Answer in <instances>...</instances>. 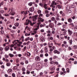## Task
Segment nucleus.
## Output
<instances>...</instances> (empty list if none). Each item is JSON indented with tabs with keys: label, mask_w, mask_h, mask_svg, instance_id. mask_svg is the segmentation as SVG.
Masks as SVG:
<instances>
[{
	"label": "nucleus",
	"mask_w": 77,
	"mask_h": 77,
	"mask_svg": "<svg viewBox=\"0 0 77 77\" xmlns=\"http://www.w3.org/2000/svg\"><path fill=\"white\" fill-rule=\"evenodd\" d=\"M38 17V15H35V16H34L32 17V19L33 21H34L33 23H32V22H30L29 23V24L31 26H33L35 24H36V20H37V17Z\"/></svg>",
	"instance_id": "f257e3e1"
},
{
	"label": "nucleus",
	"mask_w": 77,
	"mask_h": 77,
	"mask_svg": "<svg viewBox=\"0 0 77 77\" xmlns=\"http://www.w3.org/2000/svg\"><path fill=\"white\" fill-rule=\"evenodd\" d=\"M35 60L37 62H40V61L41 60V58L39 56H37L35 57Z\"/></svg>",
	"instance_id": "f03ea898"
},
{
	"label": "nucleus",
	"mask_w": 77,
	"mask_h": 77,
	"mask_svg": "<svg viewBox=\"0 0 77 77\" xmlns=\"http://www.w3.org/2000/svg\"><path fill=\"white\" fill-rule=\"evenodd\" d=\"M49 26L50 28H53L54 27V25L53 23H51L49 24Z\"/></svg>",
	"instance_id": "7ed1b4c3"
},
{
	"label": "nucleus",
	"mask_w": 77,
	"mask_h": 77,
	"mask_svg": "<svg viewBox=\"0 0 77 77\" xmlns=\"http://www.w3.org/2000/svg\"><path fill=\"white\" fill-rule=\"evenodd\" d=\"M66 32H67V30L64 31L63 32V34H61L60 36H63V37H62V38H64L65 35H66Z\"/></svg>",
	"instance_id": "20e7f679"
},
{
	"label": "nucleus",
	"mask_w": 77,
	"mask_h": 77,
	"mask_svg": "<svg viewBox=\"0 0 77 77\" xmlns=\"http://www.w3.org/2000/svg\"><path fill=\"white\" fill-rule=\"evenodd\" d=\"M67 32L68 34L69 35H71L72 34V31L70 29H68Z\"/></svg>",
	"instance_id": "39448f33"
},
{
	"label": "nucleus",
	"mask_w": 77,
	"mask_h": 77,
	"mask_svg": "<svg viewBox=\"0 0 77 77\" xmlns=\"http://www.w3.org/2000/svg\"><path fill=\"white\" fill-rule=\"evenodd\" d=\"M54 54H60V52L59 51L57 50L56 49L54 50Z\"/></svg>",
	"instance_id": "423d86ee"
},
{
	"label": "nucleus",
	"mask_w": 77,
	"mask_h": 77,
	"mask_svg": "<svg viewBox=\"0 0 77 77\" xmlns=\"http://www.w3.org/2000/svg\"><path fill=\"white\" fill-rule=\"evenodd\" d=\"M29 11H31V12H33L34 11L35 9L33 7H31L29 9Z\"/></svg>",
	"instance_id": "0eeeda50"
},
{
	"label": "nucleus",
	"mask_w": 77,
	"mask_h": 77,
	"mask_svg": "<svg viewBox=\"0 0 77 77\" xmlns=\"http://www.w3.org/2000/svg\"><path fill=\"white\" fill-rule=\"evenodd\" d=\"M10 14H11V15L14 16L15 15V12L13 11V10L11 9V11L10 12Z\"/></svg>",
	"instance_id": "6e6552de"
},
{
	"label": "nucleus",
	"mask_w": 77,
	"mask_h": 77,
	"mask_svg": "<svg viewBox=\"0 0 77 77\" xmlns=\"http://www.w3.org/2000/svg\"><path fill=\"white\" fill-rule=\"evenodd\" d=\"M38 20H41V22H44V19H42V18L41 17H38Z\"/></svg>",
	"instance_id": "1a4fd4ad"
},
{
	"label": "nucleus",
	"mask_w": 77,
	"mask_h": 77,
	"mask_svg": "<svg viewBox=\"0 0 77 77\" xmlns=\"http://www.w3.org/2000/svg\"><path fill=\"white\" fill-rule=\"evenodd\" d=\"M18 69V66H14L13 67V69L14 71H15Z\"/></svg>",
	"instance_id": "9d476101"
},
{
	"label": "nucleus",
	"mask_w": 77,
	"mask_h": 77,
	"mask_svg": "<svg viewBox=\"0 0 77 77\" xmlns=\"http://www.w3.org/2000/svg\"><path fill=\"white\" fill-rule=\"evenodd\" d=\"M50 7L52 8V11H54V8H55V6L53 5H51Z\"/></svg>",
	"instance_id": "9b49d317"
},
{
	"label": "nucleus",
	"mask_w": 77,
	"mask_h": 77,
	"mask_svg": "<svg viewBox=\"0 0 77 77\" xmlns=\"http://www.w3.org/2000/svg\"><path fill=\"white\" fill-rule=\"evenodd\" d=\"M44 51H45V53L48 52V48L47 47H46L44 48Z\"/></svg>",
	"instance_id": "f8f14e48"
},
{
	"label": "nucleus",
	"mask_w": 77,
	"mask_h": 77,
	"mask_svg": "<svg viewBox=\"0 0 77 77\" xmlns=\"http://www.w3.org/2000/svg\"><path fill=\"white\" fill-rule=\"evenodd\" d=\"M8 55L10 57H15V56H14V55L12 54H9Z\"/></svg>",
	"instance_id": "ddd939ff"
},
{
	"label": "nucleus",
	"mask_w": 77,
	"mask_h": 77,
	"mask_svg": "<svg viewBox=\"0 0 77 77\" xmlns=\"http://www.w3.org/2000/svg\"><path fill=\"white\" fill-rule=\"evenodd\" d=\"M5 50L6 51H8V50H9V46H6L5 47Z\"/></svg>",
	"instance_id": "4468645a"
},
{
	"label": "nucleus",
	"mask_w": 77,
	"mask_h": 77,
	"mask_svg": "<svg viewBox=\"0 0 77 77\" xmlns=\"http://www.w3.org/2000/svg\"><path fill=\"white\" fill-rule=\"evenodd\" d=\"M72 40H70L68 41V43L70 45H72Z\"/></svg>",
	"instance_id": "2eb2a0df"
},
{
	"label": "nucleus",
	"mask_w": 77,
	"mask_h": 77,
	"mask_svg": "<svg viewBox=\"0 0 77 77\" xmlns=\"http://www.w3.org/2000/svg\"><path fill=\"white\" fill-rule=\"evenodd\" d=\"M68 21L69 23H72V20L71 18H69L68 19Z\"/></svg>",
	"instance_id": "dca6fc26"
},
{
	"label": "nucleus",
	"mask_w": 77,
	"mask_h": 77,
	"mask_svg": "<svg viewBox=\"0 0 77 77\" xmlns=\"http://www.w3.org/2000/svg\"><path fill=\"white\" fill-rule=\"evenodd\" d=\"M47 4H45L43 7L45 9H47Z\"/></svg>",
	"instance_id": "f3484780"
},
{
	"label": "nucleus",
	"mask_w": 77,
	"mask_h": 77,
	"mask_svg": "<svg viewBox=\"0 0 77 77\" xmlns=\"http://www.w3.org/2000/svg\"><path fill=\"white\" fill-rule=\"evenodd\" d=\"M6 65L7 66H11V63L10 62L7 63H6Z\"/></svg>",
	"instance_id": "a211bd4d"
},
{
	"label": "nucleus",
	"mask_w": 77,
	"mask_h": 77,
	"mask_svg": "<svg viewBox=\"0 0 77 77\" xmlns=\"http://www.w3.org/2000/svg\"><path fill=\"white\" fill-rule=\"evenodd\" d=\"M12 69H9L7 71V72L8 73H10V72H12Z\"/></svg>",
	"instance_id": "6ab92c4d"
},
{
	"label": "nucleus",
	"mask_w": 77,
	"mask_h": 77,
	"mask_svg": "<svg viewBox=\"0 0 77 77\" xmlns=\"http://www.w3.org/2000/svg\"><path fill=\"white\" fill-rule=\"evenodd\" d=\"M51 21H55V18L54 17H52L51 18Z\"/></svg>",
	"instance_id": "aec40b11"
},
{
	"label": "nucleus",
	"mask_w": 77,
	"mask_h": 77,
	"mask_svg": "<svg viewBox=\"0 0 77 77\" xmlns=\"http://www.w3.org/2000/svg\"><path fill=\"white\" fill-rule=\"evenodd\" d=\"M58 8L60 9H61L62 8V6L60 5H57Z\"/></svg>",
	"instance_id": "412c9836"
},
{
	"label": "nucleus",
	"mask_w": 77,
	"mask_h": 77,
	"mask_svg": "<svg viewBox=\"0 0 77 77\" xmlns=\"http://www.w3.org/2000/svg\"><path fill=\"white\" fill-rule=\"evenodd\" d=\"M60 75H65V74H64L63 72L62 71L60 72Z\"/></svg>",
	"instance_id": "4be33fe9"
},
{
	"label": "nucleus",
	"mask_w": 77,
	"mask_h": 77,
	"mask_svg": "<svg viewBox=\"0 0 77 77\" xmlns=\"http://www.w3.org/2000/svg\"><path fill=\"white\" fill-rule=\"evenodd\" d=\"M26 54L28 56H30L31 55L30 53L29 52L27 53Z\"/></svg>",
	"instance_id": "5701e85b"
},
{
	"label": "nucleus",
	"mask_w": 77,
	"mask_h": 77,
	"mask_svg": "<svg viewBox=\"0 0 77 77\" xmlns=\"http://www.w3.org/2000/svg\"><path fill=\"white\" fill-rule=\"evenodd\" d=\"M0 13L1 14H4L5 13V11L4 10H0Z\"/></svg>",
	"instance_id": "b1692460"
},
{
	"label": "nucleus",
	"mask_w": 77,
	"mask_h": 77,
	"mask_svg": "<svg viewBox=\"0 0 77 77\" xmlns=\"http://www.w3.org/2000/svg\"><path fill=\"white\" fill-rule=\"evenodd\" d=\"M32 5H33V3L31 2L29 3L28 5L29 6H31Z\"/></svg>",
	"instance_id": "393cba45"
},
{
	"label": "nucleus",
	"mask_w": 77,
	"mask_h": 77,
	"mask_svg": "<svg viewBox=\"0 0 77 77\" xmlns=\"http://www.w3.org/2000/svg\"><path fill=\"white\" fill-rule=\"evenodd\" d=\"M72 20H74L75 19V16L73 15V16L72 17Z\"/></svg>",
	"instance_id": "a878e982"
},
{
	"label": "nucleus",
	"mask_w": 77,
	"mask_h": 77,
	"mask_svg": "<svg viewBox=\"0 0 77 77\" xmlns=\"http://www.w3.org/2000/svg\"><path fill=\"white\" fill-rule=\"evenodd\" d=\"M16 63H18V62H19V61H20V60L18 59H16Z\"/></svg>",
	"instance_id": "bb28decb"
},
{
	"label": "nucleus",
	"mask_w": 77,
	"mask_h": 77,
	"mask_svg": "<svg viewBox=\"0 0 77 77\" xmlns=\"http://www.w3.org/2000/svg\"><path fill=\"white\" fill-rule=\"evenodd\" d=\"M29 22H28V21H27V20H26V22L25 24H26V26H27L28 24H29Z\"/></svg>",
	"instance_id": "cd10ccee"
},
{
	"label": "nucleus",
	"mask_w": 77,
	"mask_h": 77,
	"mask_svg": "<svg viewBox=\"0 0 77 77\" xmlns=\"http://www.w3.org/2000/svg\"><path fill=\"white\" fill-rule=\"evenodd\" d=\"M61 31L62 32H65V31H66V30L65 29L63 28V29H61Z\"/></svg>",
	"instance_id": "c85d7f7f"
},
{
	"label": "nucleus",
	"mask_w": 77,
	"mask_h": 77,
	"mask_svg": "<svg viewBox=\"0 0 77 77\" xmlns=\"http://www.w3.org/2000/svg\"><path fill=\"white\" fill-rule=\"evenodd\" d=\"M30 73V72L29 71H27L26 74H29Z\"/></svg>",
	"instance_id": "c756f323"
},
{
	"label": "nucleus",
	"mask_w": 77,
	"mask_h": 77,
	"mask_svg": "<svg viewBox=\"0 0 77 77\" xmlns=\"http://www.w3.org/2000/svg\"><path fill=\"white\" fill-rule=\"evenodd\" d=\"M56 19L57 21H59V20H60V19H59V18L58 17H56Z\"/></svg>",
	"instance_id": "7c9ffc66"
},
{
	"label": "nucleus",
	"mask_w": 77,
	"mask_h": 77,
	"mask_svg": "<svg viewBox=\"0 0 77 77\" xmlns=\"http://www.w3.org/2000/svg\"><path fill=\"white\" fill-rule=\"evenodd\" d=\"M73 48H74V49H77V46L76 45H74L73 47Z\"/></svg>",
	"instance_id": "2f4dec72"
},
{
	"label": "nucleus",
	"mask_w": 77,
	"mask_h": 77,
	"mask_svg": "<svg viewBox=\"0 0 77 77\" xmlns=\"http://www.w3.org/2000/svg\"><path fill=\"white\" fill-rule=\"evenodd\" d=\"M39 5L40 6H41L42 7H43V6H44V5L42 3H40L39 4Z\"/></svg>",
	"instance_id": "473e14b6"
},
{
	"label": "nucleus",
	"mask_w": 77,
	"mask_h": 77,
	"mask_svg": "<svg viewBox=\"0 0 77 77\" xmlns=\"http://www.w3.org/2000/svg\"><path fill=\"white\" fill-rule=\"evenodd\" d=\"M44 39V38L43 37H41L40 38V40L42 41H43Z\"/></svg>",
	"instance_id": "72a5a7b5"
},
{
	"label": "nucleus",
	"mask_w": 77,
	"mask_h": 77,
	"mask_svg": "<svg viewBox=\"0 0 77 77\" xmlns=\"http://www.w3.org/2000/svg\"><path fill=\"white\" fill-rule=\"evenodd\" d=\"M25 63L26 64H28V63H29V61L27 60H26L25 61Z\"/></svg>",
	"instance_id": "f704fd0d"
},
{
	"label": "nucleus",
	"mask_w": 77,
	"mask_h": 77,
	"mask_svg": "<svg viewBox=\"0 0 77 77\" xmlns=\"http://www.w3.org/2000/svg\"><path fill=\"white\" fill-rule=\"evenodd\" d=\"M20 63L22 65H23L24 64V62H20Z\"/></svg>",
	"instance_id": "c9c22d12"
},
{
	"label": "nucleus",
	"mask_w": 77,
	"mask_h": 77,
	"mask_svg": "<svg viewBox=\"0 0 77 77\" xmlns=\"http://www.w3.org/2000/svg\"><path fill=\"white\" fill-rule=\"evenodd\" d=\"M26 17H27V16H26V15H24L23 17V19H22V21H23V20H24L25 18H26Z\"/></svg>",
	"instance_id": "e433bc0d"
},
{
	"label": "nucleus",
	"mask_w": 77,
	"mask_h": 77,
	"mask_svg": "<svg viewBox=\"0 0 77 77\" xmlns=\"http://www.w3.org/2000/svg\"><path fill=\"white\" fill-rule=\"evenodd\" d=\"M26 70V68L24 67H23L22 69V71H25V70Z\"/></svg>",
	"instance_id": "4c0bfd02"
},
{
	"label": "nucleus",
	"mask_w": 77,
	"mask_h": 77,
	"mask_svg": "<svg viewBox=\"0 0 77 77\" xmlns=\"http://www.w3.org/2000/svg\"><path fill=\"white\" fill-rule=\"evenodd\" d=\"M70 25H71L72 27H74V23H71L70 24Z\"/></svg>",
	"instance_id": "58836bf2"
},
{
	"label": "nucleus",
	"mask_w": 77,
	"mask_h": 77,
	"mask_svg": "<svg viewBox=\"0 0 77 77\" xmlns=\"http://www.w3.org/2000/svg\"><path fill=\"white\" fill-rule=\"evenodd\" d=\"M54 3H55V1H52L51 5H54Z\"/></svg>",
	"instance_id": "ea45409f"
},
{
	"label": "nucleus",
	"mask_w": 77,
	"mask_h": 77,
	"mask_svg": "<svg viewBox=\"0 0 77 77\" xmlns=\"http://www.w3.org/2000/svg\"><path fill=\"white\" fill-rule=\"evenodd\" d=\"M39 75L40 76H42V75H44V74L42 72H41L39 73Z\"/></svg>",
	"instance_id": "a19ab883"
},
{
	"label": "nucleus",
	"mask_w": 77,
	"mask_h": 77,
	"mask_svg": "<svg viewBox=\"0 0 77 77\" xmlns=\"http://www.w3.org/2000/svg\"><path fill=\"white\" fill-rule=\"evenodd\" d=\"M54 69H55V68H54V67H53L51 69V71H54Z\"/></svg>",
	"instance_id": "79ce46f5"
},
{
	"label": "nucleus",
	"mask_w": 77,
	"mask_h": 77,
	"mask_svg": "<svg viewBox=\"0 0 77 77\" xmlns=\"http://www.w3.org/2000/svg\"><path fill=\"white\" fill-rule=\"evenodd\" d=\"M3 48L2 47H0V51H3Z\"/></svg>",
	"instance_id": "37998d69"
},
{
	"label": "nucleus",
	"mask_w": 77,
	"mask_h": 77,
	"mask_svg": "<svg viewBox=\"0 0 77 77\" xmlns=\"http://www.w3.org/2000/svg\"><path fill=\"white\" fill-rule=\"evenodd\" d=\"M50 64H53V63H54V62L53 61H51L50 62Z\"/></svg>",
	"instance_id": "c03bdc74"
},
{
	"label": "nucleus",
	"mask_w": 77,
	"mask_h": 77,
	"mask_svg": "<svg viewBox=\"0 0 77 77\" xmlns=\"http://www.w3.org/2000/svg\"><path fill=\"white\" fill-rule=\"evenodd\" d=\"M46 32L47 33H51V31H50V30H48L46 31Z\"/></svg>",
	"instance_id": "a18cd8bd"
},
{
	"label": "nucleus",
	"mask_w": 77,
	"mask_h": 77,
	"mask_svg": "<svg viewBox=\"0 0 77 77\" xmlns=\"http://www.w3.org/2000/svg\"><path fill=\"white\" fill-rule=\"evenodd\" d=\"M0 53L1 54H4L5 53V52L3 51H1Z\"/></svg>",
	"instance_id": "49530a36"
},
{
	"label": "nucleus",
	"mask_w": 77,
	"mask_h": 77,
	"mask_svg": "<svg viewBox=\"0 0 77 77\" xmlns=\"http://www.w3.org/2000/svg\"><path fill=\"white\" fill-rule=\"evenodd\" d=\"M74 35V36H76L77 37V32H75L73 34Z\"/></svg>",
	"instance_id": "de8ad7c7"
},
{
	"label": "nucleus",
	"mask_w": 77,
	"mask_h": 77,
	"mask_svg": "<svg viewBox=\"0 0 77 77\" xmlns=\"http://www.w3.org/2000/svg\"><path fill=\"white\" fill-rule=\"evenodd\" d=\"M12 77H14L15 76V74L14 73H13L12 74Z\"/></svg>",
	"instance_id": "09e8293b"
},
{
	"label": "nucleus",
	"mask_w": 77,
	"mask_h": 77,
	"mask_svg": "<svg viewBox=\"0 0 77 77\" xmlns=\"http://www.w3.org/2000/svg\"><path fill=\"white\" fill-rule=\"evenodd\" d=\"M43 56H44V55L42 54H41L40 55V56L41 57H43Z\"/></svg>",
	"instance_id": "8fccbe9b"
},
{
	"label": "nucleus",
	"mask_w": 77,
	"mask_h": 77,
	"mask_svg": "<svg viewBox=\"0 0 77 77\" xmlns=\"http://www.w3.org/2000/svg\"><path fill=\"white\" fill-rule=\"evenodd\" d=\"M66 71L67 72H68V73H69V69H66Z\"/></svg>",
	"instance_id": "3c124183"
},
{
	"label": "nucleus",
	"mask_w": 77,
	"mask_h": 77,
	"mask_svg": "<svg viewBox=\"0 0 77 77\" xmlns=\"http://www.w3.org/2000/svg\"><path fill=\"white\" fill-rule=\"evenodd\" d=\"M62 27L63 28H66V25H63L62 26Z\"/></svg>",
	"instance_id": "603ef678"
},
{
	"label": "nucleus",
	"mask_w": 77,
	"mask_h": 77,
	"mask_svg": "<svg viewBox=\"0 0 77 77\" xmlns=\"http://www.w3.org/2000/svg\"><path fill=\"white\" fill-rule=\"evenodd\" d=\"M18 74H17V77H20V73L18 72Z\"/></svg>",
	"instance_id": "864d4df0"
},
{
	"label": "nucleus",
	"mask_w": 77,
	"mask_h": 77,
	"mask_svg": "<svg viewBox=\"0 0 77 77\" xmlns=\"http://www.w3.org/2000/svg\"><path fill=\"white\" fill-rule=\"evenodd\" d=\"M45 55L46 57H47L48 56V53H46Z\"/></svg>",
	"instance_id": "5fc2aeb1"
},
{
	"label": "nucleus",
	"mask_w": 77,
	"mask_h": 77,
	"mask_svg": "<svg viewBox=\"0 0 77 77\" xmlns=\"http://www.w3.org/2000/svg\"><path fill=\"white\" fill-rule=\"evenodd\" d=\"M21 60H24V57H22L20 58Z\"/></svg>",
	"instance_id": "6e6d98bb"
},
{
	"label": "nucleus",
	"mask_w": 77,
	"mask_h": 77,
	"mask_svg": "<svg viewBox=\"0 0 77 77\" xmlns=\"http://www.w3.org/2000/svg\"><path fill=\"white\" fill-rule=\"evenodd\" d=\"M46 17H49V16H50V14H46Z\"/></svg>",
	"instance_id": "4d7b16f0"
},
{
	"label": "nucleus",
	"mask_w": 77,
	"mask_h": 77,
	"mask_svg": "<svg viewBox=\"0 0 77 77\" xmlns=\"http://www.w3.org/2000/svg\"><path fill=\"white\" fill-rule=\"evenodd\" d=\"M5 57L6 59H7V58H8L9 57V56L8 55H5Z\"/></svg>",
	"instance_id": "13d9d810"
},
{
	"label": "nucleus",
	"mask_w": 77,
	"mask_h": 77,
	"mask_svg": "<svg viewBox=\"0 0 77 77\" xmlns=\"http://www.w3.org/2000/svg\"><path fill=\"white\" fill-rule=\"evenodd\" d=\"M48 72L47 71H45L44 72V74H46V75L47 74Z\"/></svg>",
	"instance_id": "bf43d9fd"
},
{
	"label": "nucleus",
	"mask_w": 77,
	"mask_h": 77,
	"mask_svg": "<svg viewBox=\"0 0 77 77\" xmlns=\"http://www.w3.org/2000/svg\"><path fill=\"white\" fill-rule=\"evenodd\" d=\"M68 49H69V50H72V48H71L69 47V46L68 47Z\"/></svg>",
	"instance_id": "052dcab7"
},
{
	"label": "nucleus",
	"mask_w": 77,
	"mask_h": 77,
	"mask_svg": "<svg viewBox=\"0 0 77 77\" xmlns=\"http://www.w3.org/2000/svg\"><path fill=\"white\" fill-rule=\"evenodd\" d=\"M26 48H27L26 46H25V47H24L23 51H26Z\"/></svg>",
	"instance_id": "680f3d73"
},
{
	"label": "nucleus",
	"mask_w": 77,
	"mask_h": 77,
	"mask_svg": "<svg viewBox=\"0 0 77 77\" xmlns=\"http://www.w3.org/2000/svg\"><path fill=\"white\" fill-rule=\"evenodd\" d=\"M38 14H41V11L40 10H38Z\"/></svg>",
	"instance_id": "e2e57ef3"
},
{
	"label": "nucleus",
	"mask_w": 77,
	"mask_h": 77,
	"mask_svg": "<svg viewBox=\"0 0 77 77\" xmlns=\"http://www.w3.org/2000/svg\"><path fill=\"white\" fill-rule=\"evenodd\" d=\"M53 58V59H56L57 58V56H54Z\"/></svg>",
	"instance_id": "0e129e2a"
},
{
	"label": "nucleus",
	"mask_w": 77,
	"mask_h": 77,
	"mask_svg": "<svg viewBox=\"0 0 77 77\" xmlns=\"http://www.w3.org/2000/svg\"><path fill=\"white\" fill-rule=\"evenodd\" d=\"M24 14H25V15H27V11H26L25 12H24Z\"/></svg>",
	"instance_id": "69168bd1"
},
{
	"label": "nucleus",
	"mask_w": 77,
	"mask_h": 77,
	"mask_svg": "<svg viewBox=\"0 0 77 77\" xmlns=\"http://www.w3.org/2000/svg\"><path fill=\"white\" fill-rule=\"evenodd\" d=\"M40 46L41 48V47L43 46V45H42V44H40Z\"/></svg>",
	"instance_id": "338daca9"
},
{
	"label": "nucleus",
	"mask_w": 77,
	"mask_h": 77,
	"mask_svg": "<svg viewBox=\"0 0 77 77\" xmlns=\"http://www.w3.org/2000/svg\"><path fill=\"white\" fill-rule=\"evenodd\" d=\"M51 33H52V34H54V33H55V31H52L51 32Z\"/></svg>",
	"instance_id": "774afa93"
}]
</instances>
